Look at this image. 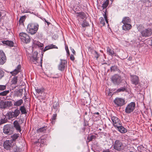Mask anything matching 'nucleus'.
Returning a JSON list of instances; mask_svg holds the SVG:
<instances>
[{
    "label": "nucleus",
    "instance_id": "13d9d810",
    "mask_svg": "<svg viewBox=\"0 0 152 152\" xmlns=\"http://www.w3.org/2000/svg\"><path fill=\"white\" fill-rule=\"evenodd\" d=\"M1 12H0V17H1Z\"/></svg>",
    "mask_w": 152,
    "mask_h": 152
},
{
    "label": "nucleus",
    "instance_id": "423d86ee",
    "mask_svg": "<svg viewBox=\"0 0 152 152\" xmlns=\"http://www.w3.org/2000/svg\"><path fill=\"white\" fill-rule=\"evenodd\" d=\"M32 48H31L32 49V51H33L34 49L36 48H40L41 50H43L44 48V45L42 43H41L40 42L38 41H36V40H34L33 39L32 42Z\"/></svg>",
    "mask_w": 152,
    "mask_h": 152
},
{
    "label": "nucleus",
    "instance_id": "39448f33",
    "mask_svg": "<svg viewBox=\"0 0 152 152\" xmlns=\"http://www.w3.org/2000/svg\"><path fill=\"white\" fill-rule=\"evenodd\" d=\"M135 104L134 102H131L126 106L125 112L127 114H129L133 111L135 109Z\"/></svg>",
    "mask_w": 152,
    "mask_h": 152
},
{
    "label": "nucleus",
    "instance_id": "f257e3e1",
    "mask_svg": "<svg viewBox=\"0 0 152 152\" xmlns=\"http://www.w3.org/2000/svg\"><path fill=\"white\" fill-rule=\"evenodd\" d=\"M143 27L142 26H138L137 28L140 31L142 36L143 37H148L151 36L152 34V31L151 29L148 28L142 31Z\"/></svg>",
    "mask_w": 152,
    "mask_h": 152
},
{
    "label": "nucleus",
    "instance_id": "603ef678",
    "mask_svg": "<svg viewBox=\"0 0 152 152\" xmlns=\"http://www.w3.org/2000/svg\"><path fill=\"white\" fill-rule=\"evenodd\" d=\"M14 137H15V139H16L18 138V136L17 135H14Z\"/></svg>",
    "mask_w": 152,
    "mask_h": 152
},
{
    "label": "nucleus",
    "instance_id": "49530a36",
    "mask_svg": "<svg viewBox=\"0 0 152 152\" xmlns=\"http://www.w3.org/2000/svg\"><path fill=\"white\" fill-rule=\"evenodd\" d=\"M102 152H113L112 151L110 150L109 149H106L103 150Z\"/></svg>",
    "mask_w": 152,
    "mask_h": 152
},
{
    "label": "nucleus",
    "instance_id": "0eeeda50",
    "mask_svg": "<svg viewBox=\"0 0 152 152\" xmlns=\"http://www.w3.org/2000/svg\"><path fill=\"white\" fill-rule=\"evenodd\" d=\"M111 80L114 84L117 85L119 84L123 80L121 76L116 74L112 77Z\"/></svg>",
    "mask_w": 152,
    "mask_h": 152
},
{
    "label": "nucleus",
    "instance_id": "a878e982",
    "mask_svg": "<svg viewBox=\"0 0 152 152\" xmlns=\"http://www.w3.org/2000/svg\"><path fill=\"white\" fill-rule=\"evenodd\" d=\"M132 27V26L130 24H124L122 26L123 30L127 31L130 29Z\"/></svg>",
    "mask_w": 152,
    "mask_h": 152
},
{
    "label": "nucleus",
    "instance_id": "6e6d98bb",
    "mask_svg": "<svg viewBox=\"0 0 152 152\" xmlns=\"http://www.w3.org/2000/svg\"><path fill=\"white\" fill-rule=\"evenodd\" d=\"M98 57H99V56H97V57H96V58L97 59Z\"/></svg>",
    "mask_w": 152,
    "mask_h": 152
},
{
    "label": "nucleus",
    "instance_id": "c85d7f7f",
    "mask_svg": "<svg viewBox=\"0 0 152 152\" xmlns=\"http://www.w3.org/2000/svg\"><path fill=\"white\" fill-rule=\"evenodd\" d=\"M20 111L22 114H25L27 113L26 109L24 106H21L20 108Z\"/></svg>",
    "mask_w": 152,
    "mask_h": 152
},
{
    "label": "nucleus",
    "instance_id": "4c0bfd02",
    "mask_svg": "<svg viewBox=\"0 0 152 152\" xmlns=\"http://www.w3.org/2000/svg\"><path fill=\"white\" fill-rule=\"evenodd\" d=\"M4 71L0 68V79H1L4 77Z\"/></svg>",
    "mask_w": 152,
    "mask_h": 152
},
{
    "label": "nucleus",
    "instance_id": "f03ea898",
    "mask_svg": "<svg viewBox=\"0 0 152 152\" xmlns=\"http://www.w3.org/2000/svg\"><path fill=\"white\" fill-rule=\"evenodd\" d=\"M20 110L16 109L14 111H11L7 112L5 116L8 119H10L13 118H16L20 114Z\"/></svg>",
    "mask_w": 152,
    "mask_h": 152
},
{
    "label": "nucleus",
    "instance_id": "052dcab7",
    "mask_svg": "<svg viewBox=\"0 0 152 152\" xmlns=\"http://www.w3.org/2000/svg\"><path fill=\"white\" fill-rule=\"evenodd\" d=\"M111 0V1H113V0Z\"/></svg>",
    "mask_w": 152,
    "mask_h": 152
},
{
    "label": "nucleus",
    "instance_id": "9d476101",
    "mask_svg": "<svg viewBox=\"0 0 152 152\" xmlns=\"http://www.w3.org/2000/svg\"><path fill=\"white\" fill-rule=\"evenodd\" d=\"M111 120L113 126L115 128L119 126L121 124L120 120L116 116L112 117Z\"/></svg>",
    "mask_w": 152,
    "mask_h": 152
},
{
    "label": "nucleus",
    "instance_id": "1a4fd4ad",
    "mask_svg": "<svg viewBox=\"0 0 152 152\" xmlns=\"http://www.w3.org/2000/svg\"><path fill=\"white\" fill-rule=\"evenodd\" d=\"M114 102L117 107H121L125 104V100L122 98H117L114 100Z\"/></svg>",
    "mask_w": 152,
    "mask_h": 152
},
{
    "label": "nucleus",
    "instance_id": "a18cd8bd",
    "mask_svg": "<svg viewBox=\"0 0 152 152\" xmlns=\"http://www.w3.org/2000/svg\"><path fill=\"white\" fill-rule=\"evenodd\" d=\"M110 69L111 71H114L117 69V68L115 66H112L111 67Z\"/></svg>",
    "mask_w": 152,
    "mask_h": 152
},
{
    "label": "nucleus",
    "instance_id": "e433bc0d",
    "mask_svg": "<svg viewBox=\"0 0 152 152\" xmlns=\"http://www.w3.org/2000/svg\"><path fill=\"white\" fill-rule=\"evenodd\" d=\"M109 4V1L106 0L102 4V7L104 8H106L108 6Z\"/></svg>",
    "mask_w": 152,
    "mask_h": 152
},
{
    "label": "nucleus",
    "instance_id": "09e8293b",
    "mask_svg": "<svg viewBox=\"0 0 152 152\" xmlns=\"http://www.w3.org/2000/svg\"><path fill=\"white\" fill-rule=\"evenodd\" d=\"M70 59L72 61H73L75 59L74 57L72 55H70Z\"/></svg>",
    "mask_w": 152,
    "mask_h": 152
},
{
    "label": "nucleus",
    "instance_id": "c9c22d12",
    "mask_svg": "<svg viewBox=\"0 0 152 152\" xmlns=\"http://www.w3.org/2000/svg\"><path fill=\"white\" fill-rule=\"evenodd\" d=\"M22 42H25L26 43H29L30 41V39H20Z\"/></svg>",
    "mask_w": 152,
    "mask_h": 152
},
{
    "label": "nucleus",
    "instance_id": "f704fd0d",
    "mask_svg": "<svg viewBox=\"0 0 152 152\" xmlns=\"http://www.w3.org/2000/svg\"><path fill=\"white\" fill-rule=\"evenodd\" d=\"M5 118H6V119L5 118L4 119H1L0 120V125L7 122V119L8 118H7V117H5Z\"/></svg>",
    "mask_w": 152,
    "mask_h": 152
},
{
    "label": "nucleus",
    "instance_id": "5fc2aeb1",
    "mask_svg": "<svg viewBox=\"0 0 152 152\" xmlns=\"http://www.w3.org/2000/svg\"><path fill=\"white\" fill-rule=\"evenodd\" d=\"M45 22H46L47 23V24H48V25H49V24H50V23H49V22H48L47 21H46V20H45Z\"/></svg>",
    "mask_w": 152,
    "mask_h": 152
},
{
    "label": "nucleus",
    "instance_id": "cd10ccee",
    "mask_svg": "<svg viewBox=\"0 0 152 152\" xmlns=\"http://www.w3.org/2000/svg\"><path fill=\"white\" fill-rule=\"evenodd\" d=\"M107 52L109 55L112 56L115 54L114 51L113 49L110 48H108L107 50Z\"/></svg>",
    "mask_w": 152,
    "mask_h": 152
},
{
    "label": "nucleus",
    "instance_id": "79ce46f5",
    "mask_svg": "<svg viewBox=\"0 0 152 152\" xmlns=\"http://www.w3.org/2000/svg\"><path fill=\"white\" fill-rule=\"evenodd\" d=\"M25 17H26L25 16H23L22 17H21L20 20H19V22L20 23H23V21H24L25 19Z\"/></svg>",
    "mask_w": 152,
    "mask_h": 152
},
{
    "label": "nucleus",
    "instance_id": "aec40b11",
    "mask_svg": "<svg viewBox=\"0 0 152 152\" xmlns=\"http://www.w3.org/2000/svg\"><path fill=\"white\" fill-rule=\"evenodd\" d=\"M57 47L55 45L53 44L48 45L46 46L44 49L43 50V52H45L46 50H48L50 49H51L53 48H57Z\"/></svg>",
    "mask_w": 152,
    "mask_h": 152
},
{
    "label": "nucleus",
    "instance_id": "864d4df0",
    "mask_svg": "<svg viewBox=\"0 0 152 152\" xmlns=\"http://www.w3.org/2000/svg\"><path fill=\"white\" fill-rule=\"evenodd\" d=\"M94 114H97V115H98L99 114V113L98 112H96V113H93Z\"/></svg>",
    "mask_w": 152,
    "mask_h": 152
},
{
    "label": "nucleus",
    "instance_id": "dca6fc26",
    "mask_svg": "<svg viewBox=\"0 0 152 152\" xmlns=\"http://www.w3.org/2000/svg\"><path fill=\"white\" fill-rule=\"evenodd\" d=\"M75 15L78 19H84L86 18V14L83 12H76Z\"/></svg>",
    "mask_w": 152,
    "mask_h": 152
},
{
    "label": "nucleus",
    "instance_id": "473e14b6",
    "mask_svg": "<svg viewBox=\"0 0 152 152\" xmlns=\"http://www.w3.org/2000/svg\"><path fill=\"white\" fill-rule=\"evenodd\" d=\"M10 92L9 90L4 91L0 93V96H5L6 95Z\"/></svg>",
    "mask_w": 152,
    "mask_h": 152
},
{
    "label": "nucleus",
    "instance_id": "6ab92c4d",
    "mask_svg": "<svg viewBox=\"0 0 152 152\" xmlns=\"http://www.w3.org/2000/svg\"><path fill=\"white\" fill-rule=\"evenodd\" d=\"M20 69L21 66L19 65L13 71L10 72V73L12 75H15L20 72Z\"/></svg>",
    "mask_w": 152,
    "mask_h": 152
},
{
    "label": "nucleus",
    "instance_id": "393cba45",
    "mask_svg": "<svg viewBox=\"0 0 152 152\" xmlns=\"http://www.w3.org/2000/svg\"><path fill=\"white\" fill-rule=\"evenodd\" d=\"M2 43L4 45L12 47L13 46L14 43L11 41L6 40L2 41Z\"/></svg>",
    "mask_w": 152,
    "mask_h": 152
},
{
    "label": "nucleus",
    "instance_id": "ea45409f",
    "mask_svg": "<svg viewBox=\"0 0 152 152\" xmlns=\"http://www.w3.org/2000/svg\"><path fill=\"white\" fill-rule=\"evenodd\" d=\"M45 130V127L40 128L37 130V132L39 133L44 132Z\"/></svg>",
    "mask_w": 152,
    "mask_h": 152
},
{
    "label": "nucleus",
    "instance_id": "b1692460",
    "mask_svg": "<svg viewBox=\"0 0 152 152\" xmlns=\"http://www.w3.org/2000/svg\"><path fill=\"white\" fill-rule=\"evenodd\" d=\"M23 102V100L22 99H20L15 101L13 103V105L16 107L19 106L21 105Z\"/></svg>",
    "mask_w": 152,
    "mask_h": 152
},
{
    "label": "nucleus",
    "instance_id": "de8ad7c7",
    "mask_svg": "<svg viewBox=\"0 0 152 152\" xmlns=\"http://www.w3.org/2000/svg\"><path fill=\"white\" fill-rule=\"evenodd\" d=\"M148 43L149 45L152 47V39L148 41Z\"/></svg>",
    "mask_w": 152,
    "mask_h": 152
},
{
    "label": "nucleus",
    "instance_id": "37998d69",
    "mask_svg": "<svg viewBox=\"0 0 152 152\" xmlns=\"http://www.w3.org/2000/svg\"><path fill=\"white\" fill-rule=\"evenodd\" d=\"M6 86L4 85H0V90L3 91L5 89Z\"/></svg>",
    "mask_w": 152,
    "mask_h": 152
},
{
    "label": "nucleus",
    "instance_id": "4d7b16f0",
    "mask_svg": "<svg viewBox=\"0 0 152 152\" xmlns=\"http://www.w3.org/2000/svg\"><path fill=\"white\" fill-rule=\"evenodd\" d=\"M66 48H67L68 49V47H67H67H66Z\"/></svg>",
    "mask_w": 152,
    "mask_h": 152
},
{
    "label": "nucleus",
    "instance_id": "2eb2a0df",
    "mask_svg": "<svg viewBox=\"0 0 152 152\" xmlns=\"http://www.w3.org/2000/svg\"><path fill=\"white\" fill-rule=\"evenodd\" d=\"M11 104V101L1 102H0V108L1 109H4L10 105Z\"/></svg>",
    "mask_w": 152,
    "mask_h": 152
},
{
    "label": "nucleus",
    "instance_id": "c03bdc74",
    "mask_svg": "<svg viewBox=\"0 0 152 152\" xmlns=\"http://www.w3.org/2000/svg\"><path fill=\"white\" fill-rule=\"evenodd\" d=\"M37 93L39 94L40 93H42V91L40 88H37L35 89Z\"/></svg>",
    "mask_w": 152,
    "mask_h": 152
},
{
    "label": "nucleus",
    "instance_id": "7c9ffc66",
    "mask_svg": "<svg viewBox=\"0 0 152 152\" xmlns=\"http://www.w3.org/2000/svg\"><path fill=\"white\" fill-rule=\"evenodd\" d=\"M57 116V114H53L52 118H51V123L52 124H55V121L54 120H56Z\"/></svg>",
    "mask_w": 152,
    "mask_h": 152
},
{
    "label": "nucleus",
    "instance_id": "c756f323",
    "mask_svg": "<svg viewBox=\"0 0 152 152\" xmlns=\"http://www.w3.org/2000/svg\"><path fill=\"white\" fill-rule=\"evenodd\" d=\"M20 37L23 38H28L29 36L27 34L24 32H22L20 33Z\"/></svg>",
    "mask_w": 152,
    "mask_h": 152
},
{
    "label": "nucleus",
    "instance_id": "a19ab883",
    "mask_svg": "<svg viewBox=\"0 0 152 152\" xmlns=\"http://www.w3.org/2000/svg\"><path fill=\"white\" fill-rule=\"evenodd\" d=\"M95 136L92 135H91L90 136H89L87 138V139L88 140V142H89L91 141L93 139L95 138Z\"/></svg>",
    "mask_w": 152,
    "mask_h": 152
},
{
    "label": "nucleus",
    "instance_id": "6e6552de",
    "mask_svg": "<svg viewBox=\"0 0 152 152\" xmlns=\"http://www.w3.org/2000/svg\"><path fill=\"white\" fill-rule=\"evenodd\" d=\"M4 147L6 150H10L13 145V140H7L4 143Z\"/></svg>",
    "mask_w": 152,
    "mask_h": 152
},
{
    "label": "nucleus",
    "instance_id": "2f4dec72",
    "mask_svg": "<svg viewBox=\"0 0 152 152\" xmlns=\"http://www.w3.org/2000/svg\"><path fill=\"white\" fill-rule=\"evenodd\" d=\"M17 78L18 77L17 76H15L13 78L11 81V83L12 84H15L17 83L18 80Z\"/></svg>",
    "mask_w": 152,
    "mask_h": 152
},
{
    "label": "nucleus",
    "instance_id": "9b49d317",
    "mask_svg": "<svg viewBox=\"0 0 152 152\" xmlns=\"http://www.w3.org/2000/svg\"><path fill=\"white\" fill-rule=\"evenodd\" d=\"M13 130L12 127L10 125H7L4 126L3 128V132L5 134L10 135L13 133Z\"/></svg>",
    "mask_w": 152,
    "mask_h": 152
},
{
    "label": "nucleus",
    "instance_id": "3c124183",
    "mask_svg": "<svg viewBox=\"0 0 152 152\" xmlns=\"http://www.w3.org/2000/svg\"><path fill=\"white\" fill-rule=\"evenodd\" d=\"M71 51H72V52L74 54H75V50H74V49H71Z\"/></svg>",
    "mask_w": 152,
    "mask_h": 152
},
{
    "label": "nucleus",
    "instance_id": "ddd939ff",
    "mask_svg": "<svg viewBox=\"0 0 152 152\" xmlns=\"http://www.w3.org/2000/svg\"><path fill=\"white\" fill-rule=\"evenodd\" d=\"M131 80L132 83L135 86L137 85L139 82L138 77L136 75H130Z\"/></svg>",
    "mask_w": 152,
    "mask_h": 152
},
{
    "label": "nucleus",
    "instance_id": "20e7f679",
    "mask_svg": "<svg viewBox=\"0 0 152 152\" xmlns=\"http://www.w3.org/2000/svg\"><path fill=\"white\" fill-rule=\"evenodd\" d=\"M113 147L115 150L119 152L123 150L124 148L122 142L118 140L115 141L113 145Z\"/></svg>",
    "mask_w": 152,
    "mask_h": 152
},
{
    "label": "nucleus",
    "instance_id": "bb28decb",
    "mask_svg": "<svg viewBox=\"0 0 152 152\" xmlns=\"http://www.w3.org/2000/svg\"><path fill=\"white\" fill-rule=\"evenodd\" d=\"M46 140L45 139H42V137H41L39 139H38L37 141H36L34 142L35 144H37V143H40L41 144H43L45 143V142Z\"/></svg>",
    "mask_w": 152,
    "mask_h": 152
},
{
    "label": "nucleus",
    "instance_id": "412c9836",
    "mask_svg": "<svg viewBox=\"0 0 152 152\" xmlns=\"http://www.w3.org/2000/svg\"><path fill=\"white\" fill-rule=\"evenodd\" d=\"M131 21L129 17H125L123 18L122 22L124 24H130Z\"/></svg>",
    "mask_w": 152,
    "mask_h": 152
},
{
    "label": "nucleus",
    "instance_id": "58836bf2",
    "mask_svg": "<svg viewBox=\"0 0 152 152\" xmlns=\"http://www.w3.org/2000/svg\"><path fill=\"white\" fill-rule=\"evenodd\" d=\"M126 90V88L124 87H121L117 90V92H119L124 91Z\"/></svg>",
    "mask_w": 152,
    "mask_h": 152
},
{
    "label": "nucleus",
    "instance_id": "8fccbe9b",
    "mask_svg": "<svg viewBox=\"0 0 152 152\" xmlns=\"http://www.w3.org/2000/svg\"><path fill=\"white\" fill-rule=\"evenodd\" d=\"M58 104L57 103H56V105H55V106L54 105V104L53 105V107H54V108H55V109H56L57 107V106L56 105H58Z\"/></svg>",
    "mask_w": 152,
    "mask_h": 152
},
{
    "label": "nucleus",
    "instance_id": "7ed1b4c3",
    "mask_svg": "<svg viewBox=\"0 0 152 152\" xmlns=\"http://www.w3.org/2000/svg\"><path fill=\"white\" fill-rule=\"evenodd\" d=\"M38 28V25L37 24L30 23L28 25L27 30L31 34H35Z\"/></svg>",
    "mask_w": 152,
    "mask_h": 152
},
{
    "label": "nucleus",
    "instance_id": "bf43d9fd",
    "mask_svg": "<svg viewBox=\"0 0 152 152\" xmlns=\"http://www.w3.org/2000/svg\"><path fill=\"white\" fill-rule=\"evenodd\" d=\"M148 0H145V1H147Z\"/></svg>",
    "mask_w": 152,
    "mask_h": 152
},
{
    "label": "nucleus",
    "instance_id": "a211bd4d",
    "mask_svg": "<svg viewBox=\"0 0 152 152\" xmlns=\"http://www.w3.org/2000/svg\"><path fill=\"white\" fill-rule=\"evenodd\" d=\"M104 19L103 18L101 17H100L99 19L100 24H102L103 26L105 24V22H106L107 24L108 23V21L107 20V16L105 14L104 15Z\"/></svg>",
    "mask_w": 152,
    "mask_h": 152
},
{
    "label": "nucleus",
    "instance_id": "f8f14e48",
    "mask_svg": "<svg viewBox=\"0 0 152 152\" xmlns=\"http://www.w3.org/2000/svg\"><path fill=\"white\" fill-rule=\"evenodd\" d=\"M61 61L58 66V69L61 71H64L67 65V62L65 60H61Z\"/></svg>",
    "mask_w": 152,
    "mask_h": 152
},
{
    "label": "nucleus",
    "instance_id": "72a5a7b5",
    "mask_svg": "<svg viewBox=\"0 0 152 152\" xmlns=\"http://www.w3.org/2000/svg\"><path fill=\"white\" fill-rule=\"evenodd\" d=\"M81 25L83 27H85L88 26L89 24L87 22L86 20H84L83 21Z\"/></svg>",
    "mask_w": 152,
    "mask_h": 152
},
{
    "label": "nucleus",
    "instance_id": "4468645a",
    "mask_svg": "<svg viewBox=\"0 0 152 152\" xmlns=\"http://www.w3.org/2000/svg\"><path fill=\"white\" fill-rule=\"evenodd\" d=\"M6 58L3 51L0 50V64L3 65L6 61Z\"/></svg>",
    "mask_w": 152,
    "mask_h": 152
},
{
    "label": "nucleus",
    "instance_id": "5701e85b",
    "mask_svg": "<svg viewBox=\"0 0 152 152\" xmlns=\"http://www.w3.org/2000/svg\"><path fill=\"white\" fill-rule=\"evenodd\" d=\"M118 130L121 133H124L126 132V129L123 126H122V124H121V125L118 127H116Z\"/></svg>",
    "mask_w": 152,
    "mask_h": 152
},
{
    "label": "nucleus",
    "instance_id": "f3484780",
    "mask_svg": "<svg viewBox=\"0 0 152 152\" xmlns=\"http://www.w3.org/2000/svg\"><path fill=\"white\" fill-rule=\"evenodd\" d=\"M38 53L36 51H34L33 53V56L30 58L31 61L33 62L34 64H36L37 63L38 58L37 57V56Z\"/></svg>",
    "mask_w": 152,
    "mask_h": 152
},
{
    "label": "nucleus",
    "instance_id": "4be33fe9",
    "mask_svg": "<svg viewBox=\"0 0 152 152\" xmlns=\"http://www.w3.org/2000/svg\"><path fill=\"white\" fill-rule=\"evenodd\" d=\"M13 124L14 127L16 128V129L18 131L20 132V127L19 124L17 121H15L13 122Z\"/></svg>",
    "mask_w": 152,
    "mask_h": 152
}]
</instances>
